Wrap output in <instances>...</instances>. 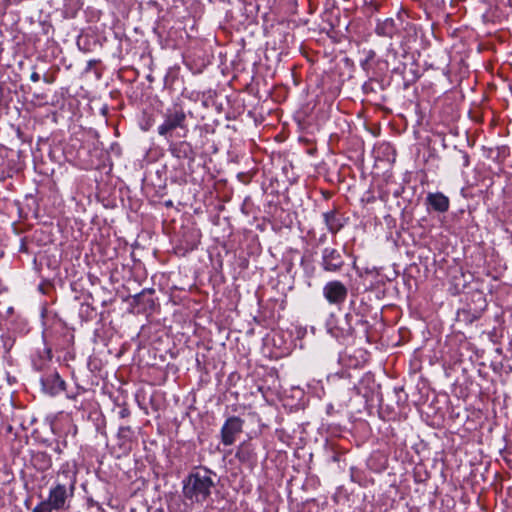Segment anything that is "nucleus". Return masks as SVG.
Returning a JSON list of instances; mask_svg holds the SVG:
<instances>
[{"mask_svg":"<svg viewBox=\"0 0 512 512\" xmlns=\"http://www.w3.org/2000/svg\"><path fill=\"white\" fill-rule=\"evenodd\" d=\"M54 451L58 454H61L62 453V449L60 448V445L57 443L56 446L54 447Z\"/></svg>","mask_w":512,"mask_h":512,"instance_id":"20","label":"nucleus"},{"mask_svg":"<svg viewBox=\"0 0 512 512\" xmlns=\"http://www.w3.org/2000/svg\"><path fill=\"white\" fill-rule=\"evenodd\" d=\"M351 318H352V316L350 314L345 315V320L347 322H349ZM353 332H354V328L350 325V323H348V327L346 329H343V335L351 336L353 334Z\"/></svg>","mask_w":512,"mask_h":512,"instance_id":"15","label":"nucleus"},{"mask_svg":"<svg viewBox=\"0 0 512 512\" xmlns=\"http://www.w3.org/2000/svg\"><path fill=\"white\" fill-rule=\"evenodd\" d=\"M52 381L54 383L55 392H59V391L65 390V386H66L65 381L62 380L57 373H55L52 376Z\"/></svg>","mask_w":512,"mask_h":512,"instance_id":"13","label":"nucleus"},{"mask_svg":"<svg viewBox=\"0 0 512 512\" xmlns=\"http://www.w3.org/2000/svg\"><path fill=\"white\" fill-rule=\"evenodd\" d=\"M30 79L32 82H38L40 80V75L37 72H32Z\"/></svg>","mask_w":512,"mask_h":512,"instance_id":"18","label":"nucleus"},{"mask_svg":"<svg viewBox=\"0 0 512 512\" xmlns=\"http://www.w3.org/2000/svg\"><path fill=\"white\" fill-rule=\"evenodd\" d=\"M323 220L328 231L334 235L337 234L345 224L344 218L336 209L324 212Z\"/></svg>","mask_w":512,"mask_h":512,"instance_id":"10","label":"nucleus"},{"mask_svg":"<svg viewBox=\"0 0 512 512\" xmlns=\"http://www.w3.org/2000/svg\"><path fill=\"white\" fill-rule=\"evenodd\" d=\"M426 205L438 213H445L449 210V198L441 192L428 193L426 197Z\"/></svg>","mask_w":512,"mask_h":512,"instance_id":"8","label":"nucleus"},{"mask_svg":"<svg viewBox=\"0 0 512 512\" xmlns=\"http://www.w3.org/2000/svg\"><path fill=\"white\" fill-rule=\"evenodd\" d=\"M244 420L238 416L228 417L221 430L220 437L221 442L225 446H231L235 443L238 435L243 431Z\"/></svg>","mask_w":512,"mask_h":512,"instance_id":"5","label":"nucleus"},{"mask_svg":"<svg viewBox=\"0 0 512 512\" xmlns=\"http://www.w3.org/2000/svg\"><path fill=\"white\" fill-rule=\"evenodd\" d=\"M146 293L152 294V293H154V290L153 289H144L141 293H139L135 296V300L139 302L140 299L142 297H144Z\"/></svg>","mask_w":512,"mask_h":512,"instance_id":"17","label":"nucleus"},{"mask_svg":"<svg viewBox=\"0 0 512 512\" xmlns=\"http://www.w3.org/2000/svg\"><path fill=\"white\" fill-rule=\"evenodd\" d=\"M32 465L39 471H47L52 466V458L45 451H37L32 454Z\"/></svg>","mask_w":512,"mask_h":512,"instance_id":"11","label":"nucleus"},{"mask_svg":"<svg viewBox=\"0 0 512 512\" xmlns=\"http://www.w3.org/2000/svg\"><path fill=\"white\" fill-rule=\"evenodd\" d=\"M118 414L120 418H127L130 416V410L127 407H122Z\"/></svg>","mask_w":512,"mask_h":512,"instance_id":"16","label":"nucleus"},{"mask_svg":"<svg viewBox=\"0 0 512 512\" xmlns=\"http://www.w3.org/2000/svg\"><path fill=\"white\" fill-rule=\"evenodd\" d=\"M132 429L130 426H121L118 430V437L124 440H130L132 436Z\"/></svg>","mask_w":512,"mask_h":512,"instance_id":"14","label":"nucleus"},{"mask_svg":"<svg viewBox=\"0 0 512 512\" xmlns=\"http://www.w3.org/2000/svg\"><path fill=\"white\" fill-rule=\"evenodd\" d=\"M213 487L211 471L198 470L190 473L183 481V495L192 502L202 503L210 496Z\"/></svg>","mask_w":512,"mask_h":512,"instance_id":"3","label":"nucleus"},{"mask_svg":"<svg viewBox=\"0 0 512 512\" xmlns=\"http://www.w3.org/2000/svg\"><path fill=\"white\" fill-rule=\"evenodd\" d=\"M75 476L70 478L69 484L55 483L49 489L48 497L39 502L32 512H62L69 508L70 498L75 490Z\"/></svg>","mask_w":512,"mask_h":512,"instance_id":"2","label":"nucleus"},{"mask_svg":"<svg viewBox=\"0 0 512 512\" xmlns=\"http://www.w3.org/2000/svg\"><path fill=\"white\" fill-rule=\"evenodd\" d=\"M463 159H464V166H468L469 165V156L466 153L463 155Z\"/></svg>","mask_w":512,"mask_h":512,"instance_id":"19","label":"nucleus"},{"mask_svg":"<svg viewBox=\"0 0 512 512\" xmlns=\"http://www.w3.org/2000/svg\"><path fill=\"white\" fill-rule=\"evenodd\" d=\"M147 302L149 303L150 306L154 305V301L152 299H149Z\"/></svg>","mask_w":512,"mask_h":512,"instance_id":"21","label":"nucleus"},{"mask_svg":"<svg viewBox=\"0 0 512 512\" xmlns=\"http://www.w3.org/2000/svg\"><path fill=\"white\" fill-rule=\"evenodd\" d=\"M396 31V24L392 18H386L383 21H378L375 29L377 35L389 38L393 37Z\"/></svg>","mask_w":512,"mask_h":512,"instance_id":"12","label":"nucleus"},{"mask_svg":"<svg viewBox=\"0 0 512 512\" xmlns=\"http://www.w3.org/2000/svg\"><path fill=\"white\" fill-rule=\"evenodd\" d=\"M168 142V151L172 156L178 159L193 158L194 152L192 145L187 141H174L173 138Z\"/></svg>","mask_w":512,"mask_h":512,"instance_id":"9","label":"nucleus"},{"mask_svg":"<svg viewBox=\"0 0 512 512\" xmlns=\"http://www.w3.org/2000/svg\"><path fill=\"white\" fill-rule=\"evenodd\" d=\"M322 294L331 306L340 309L347 300L348 288L339 280H331L323 286Z\"/></svg>","mask_w":512,"mask_h":512,"instance_id":"4","label":"nucleus"},{"mask_svg":"<svg viewBox=\"0 0 512 512\" xmlns=\"http://www.w3.org/2000/svg\"><path fill=\"white\" fill-rule=\"evenodd\" d=\"M235 457L238 461L252 470L258 461L256 447L250 441H243L237 447Z\"/></svg>","mask_w":512,"mask_h":512,"instance_id":"7","label":"nucleus"},{"mask_svg":"<svg viewBox=\"0 0 512 512\" xmlns=\"http://www.w3.org/2000/svg\"><path fill=\"white\" fill-rule=\"evenodd\" d=\"M163 121L158 126L159 136L170 141L174 136L185 138L188 134L187 115L181 104L175 103L162 113Z\"/></svg>","mask_w":512,"mask_h":512,"instance_id":"1","label":"nucleus"},{"mask_svg":"<svg viewBox=\"0 0 512 512\" xmlns=\"http://www.w3.org/2000/svg\"><path fill=\"white\" fill-rule=\"evenodd\" d=\"M44 81H46L47 83L50 82L46 77H44Z\"/></svg>","mask_w":512,"mask_h":512,"instance_id":"22","label":"nucleus"},{"mask_svg":"<svg viewBox=\"0 0 512 512\" xmlns=\"http://www.w3.org/2000/svg\"><path fill=\"white\" fill-rule=\"evenodd\" d=\"M344 265L345 261L339 250L331 247L322 250L321 267L324 271L338 273Z\"/></svg>","mask_w":512,"mask_h":512,"instance_id":"6","label":"nucleus"}]
</instances>
